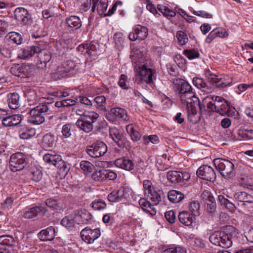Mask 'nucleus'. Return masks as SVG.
<instances>
[{
  "mask_svg": "<svg viewBox=\"0 0 253 253\" xmlns=\"http://www.w3.org/2000/svg\"><path fill=\"white\" fill-rule=\"evenodd\" d=\"M110 135L118 147L120 148L125 147L126 139L123 135L119 132L118 129L115 128L111 129L110 130Z\"/></svg>",
  "mask_w": 253,
  "mask_h": 253,
  "instance_id": "nucleus-20",
  "label": "nucleus"
},
{
  "mask_svg": "<svg viewBox=\"0 0 253 253\" xmlns=\"http://www.w3.org/2000/svg\"><path fill=\"white\" fill-rule=\"evenodd\" d=\"M165 217L168 221L170 223H173L175 220V214L173 211L171 210L165 213Z\"/></svg>",
  "mask_w": 253,
  "mask_h": 253,
  "instance_id": "nucleus-64",
  "label": "nucleus"
},
{
  "mask_svg": "<svg viewBox=\"0 0 253 253\" xmlns=\"http://www.w3.org/2000/svg\"><path fill=\"white\" fill-rule=\"evenodd\" d=\"M100 235V232L98 228L92 230L90 228L86 227L82 230L81 232L82 239L87 244L93 243L94 240L98 238Z\"/></svg>",
  "mask_w": 253,
  "mask_h": 253,
  "instance_id": "nucleus-13",
  "label": "nucleus"
},
{
  "mask_svg": "<svg viewBox=\"0 0 253 253\" xmlns=\"http://www.w3.org/2000/svg\"><path fill=\"white\" fill-rule=\"evenodd\" d=\"M159 10L163 13V14L168 18L174 17L176 15L175 11L170 10L169 7L165 5L160 4L158 6Z\"/></svg>",
  "mask_w": 253,
  "mask_h": 253,
  "instance_id": "nucleus-41",
  "label": "nucleus"
},
{
  "mask_svg": "<svg viewBox=\"0 0 253 253\" xmlns=\"http://www.w3.org/2000/svg\"><path fill=\"white\" fill-rule=\"evenodd\" d=\"M39 105L31 109L29 112L28 122L33 125H40L45 121L46 113L50 111L49 105L51 103L48 98H43Z\"/></svg>",
  "mask_w": 253,
  "mask_h": 253,
  "instance_id": "nucleus-2",
  "label": "nucleus"
},
{
  "mask_svg": "<svg viewBox=\"0 0 253 253\" xmlns=\"http://www.w3.org/2000/svg\"><path fill=\"white\" fill-rule=\"evenodd\" d=\"M193 215L187 211H182L179 213V221L185 226H190L193 222Z\"/></svg>",
  "mask_w": 253,
  "mask_h": 253,
  "instance_id": "nucleus-28",
  "label": "nucleus"
},
{
  "mask_svg": "<svg viewBox=\"0 0 253 253\" xmlns=\"http://www.w3.org/2000/svg\"><path fill=\"white\" fill-rule=\"evenodd\" d=\"M3 240L2 241V246H4L6 245L7 246V248H9L10 249H12V246L15 244V240L14 238L11 236L8 235H3Z\"/></svg>",
  "mask_w": 253,
  "mask_h": 253,
  "instance_id": "nucleus-54",
  "label": "nucleus"
},
{
  "mask_svg": "<svg viewBox=\"0 0 253 253\" xmlns=\"http://www.w3.org/2000/svg\"><path fill=\"white\" fill-rule=\"evenodd\" d=\"M22 120L19 115H7L2 120V124L6 127L15 126L19 124Z\"/></svg>",
  "mask_w": 253,
  "mask_h": 253,
  "instance_id": "nucleus-21",
  "label": "nucleus"
},
{
  "mask_svg": "<svg viewBox=\"0 0 253 253\" xmlns=\"http://www.w3.org/2000/svg\"><path fill=\"white\" fill-rule=\"evenodd\" d=\"M47 209L43 206H35L30 208H27L24 213V217L27 219H31L36 217L40 213H45Z\"/></svg>",
  "mask_w": 253,
  "mask_h": 253,
  "instance_id": "nucleus-17",
  "label": "nucleus"
},
{
  "mask_svg": "<svg viewBox=\"0 0 253 253\" xmlns=\"http://www.w3.org/2000/svg\"><path fill=\"white\" fill-rule=\"evenodd\" d=\"M216 169L225 177H231L234 175V165L230 161L221 158L214 160Z\"/></svg>",
  "mask_w": 253,
  "mask_h": 253,
  "instance_id": "nucleus-7",
  "label": "nucleus"
},
{
  "mask_svg": "<svg viewBox=\"0 0 253 253\" xmlns=\"http://www.w3.org/2000/svg\"><path fill=\"white\" fill-rule=\"evenodd\" d=\"M201 197L205 203L208 202V201L212 202L215 201L212 194L208 190H204L202 193Z\"/></svg>",
  "mask_w": 253,
  "mask_h": 253,
  "instance_id": "nucleus-56",
  "label": "nucleus"
},
{
  "mask_svg": "<svg viewBox=\"0 0 253 253\" xmlns=\"http://www.w3.org/2000/svg\"><path fill=\"white\" fill-rule=\"evenodd\" d=\"M45 204L48 207L54 210H59L62 209L61 204L59 202L55 199H48L45 201Z\"/></svg>",
  "mask_w": 253,
  "mask_h": 253,
  "instance_id": "nucleus-46",
  "label": "nucleus"
},
{
  "mask_svg": "<svg viewBox=\"0 0 253 253\" xmlns=\"http://www.w3.org/2000/svg\"><path fill=\"white\" fill-rule=\"evenodd\" d=\"M210 241L214 245L227 249L232 245V236L224 231H217L211 235Z\"/></svg>",
  "mask_w": 253,
  "mask_h": 253,
  "instance_id": "nucleus-6",
  "label": "nucleus"
},
{
  "mask_svg": "<svg viewBox=\"0 0 253 253\" xmlns=\"http://www.w3.org/2000/svg\"><path fill=\"white\" fill-rule=\"evenodd\" d=\"M173 88L177 93L181 103L186 106L198 103V98L193 91L192 86L186 81L181 79L173 80Z\"/></svg>",
  "mask_w": 253,
  "mask_h": 253,
  "instance_id": "nucleus-1",
  "label": "nucleus"
},
{
  "mask_svg": "<svg viewBox=\"0 0 253 253\" xmlns=\"http://www.w3.org/2000/svg\"><path fill=\"white\" fill-rule=\"evenodd\" d=\"M139 204L144 211H145L151 215L156 214V211L153 206L150 203L144 198H141L139 201Z\"/></svg>",
  "mask_w": 253,
  "mask_h": 253,
  "instance_id": "nucleus-29",
  "label": "nucleus"
},
{
  "mask_svg": "<svg viewBox=\"0 0 253 253\" xmlns=\"http://www.w3.org/2000/svg\"><path fill=\"white\" fill-rule=\"evenodd\" d=\"M29 67L26 65H14L10 69L11 73L14 76L24 78L28 76Z\"/></svg>",
  "mask_w": 253,
  "mask_h": 253,
  "instance_id": "nucleus-23",
  "label": "nucleus"
},
{
  "mask_svg": "<svg viewBox=\"0 0 253 253\" xmlns=\"http://www.w3.org/2000/svg\"><path fill=\"white\" fill-rule=\"evenodd\" d=\"M124 195V190L120 189L117 191H114L110 193L107 197L108 200L111 202H119Z\"/></svg>",
  "mask_w": 253,
  "mask_h": 253,
  "instance_id": "nucleus-36",
  "label": "nucleus"
},
{
  "mask_svg": "<svg viewBox=\"0 0 253 253\" xmlns=\"http://www.w3.org/2000/svg\"><path fill=\"white\" fill-rule=\"evenodd\" d=\"M91 207L94 210H101L106 207V204L103 200L98 199L93 201L91 203Z\"/></svg>",
  "mask_w": 253,
  "mask_h": 253,
  "instance_id": "nucleus-51",
  "label": "nucleus"
},
{
  "mask_svg": "<svg viewBox=\"0 0 253 253\" xmlns=\"http://www.w3.org/2000/svg\"><path fill=\"white\" fill-rule=\"evenodd\" d=\"M111 112L116 118L121 119L126 123H130V117L124 109L120 108H113Z\"/></svg>",
  "mask_w": 253,
  "mask_h": 253,
  "instance_id": "nucleus-27",
  "label": "nucleus"
},
{
  "mask_svg": "<svg viewBox=\"0 0 253 253\" xmlns=\"http://www.w3.org/2000/svg\"><path fill=\"white\" fill-rule=\"evenodd\" d=\"M77 224H86L87 221L91 219V214L85 210H81L76 211L74 214Z\"/></svg>",
  "mask_w": 253,
  "mask_h": 253,
  "instance_id": "nucleus-19",
  "label": "nucleus"
},
{
  "mask_svg": "<svg viewBox=\"0 0 253 253\" xmlns=\"http://www.w3.org/2000/svg\"><path fill=\"white\" fill-rule=\"evenodd\" d=\"M36 134V130L35 129L21 130L19 131V136L21 139H28Z\"/></svg>",
  "mask_w": 253,
  "mask_h": 253,
  "instance_id": "nucleus-43",
  "label": "nucleus"
},
{
  "mask_svg": "<svg viewBox=\"0 0 253 253\" xmlns=\"http://www.w3.org/2000/svg\"><path fill=\"white\" fill-rule=\"evenodd\" d=\"M176 37L181 44H184L187 42L188 39L187 35L183 32L178 31L176 34Z\"/></svg>",
  "mask_w": 253,
  "mask_h": 253,
  "instance_id": "nucleus-60",
  "label": "nucleus"
},
{
  "mask_svg": "<svg viewBox=\"0 0 253 253\" xmlns=\"http://www.w3.org/2000/svg\"><path fill=\"white\" fill-rule=\"evenodd\" d=\"M38 57L41 63L46 64L51 58L50 52L46 49H41L40 48V51L37 52Z\"/></svg>",
  "mask_w": 253,
  "mask_h": 253,
  "instance_id": "nucleus-33",
  "label": "nucleus"
},
{
  "mask_svg": "<svg viewBox=\"0 0 253 253\" xmlns=\"http://www.w3.org/2000/svg\"><path fill=\"white\" fill-rule=\"evenodd\" d=\"M114 164L117 167L127 171H130L134 168V164L132 161L125 157L116 160Z\"/></svg>",
  "mask_w": 253,
  "mask_h": 253,
  "instance_id": "nucleus-18",
  "label": "nucleus"
},
{
  "mask_svg": "<svg viewBox=\"0 0 253 253\" xmlns=\"http://www.w3.org/2000/svg\"><path fill=\"white\" fill-rule=\"evenodd\" d=\"M118 84L123 89H128V82L127 81V77L125 75L122 74L121 75Z\"/></svg>",
  "mask_w": 253,
  "mask_h": 253,
  "instance_id": "nucleus-58",
  "label": "nucleus"
},
{
  "mask_svg": "<svg viewBox=\"0 0 253 253\" xmlns=\"http://www.w3.org/2000/svg\"><path fill=\"white\" fill-rule=\"evenodd\" d=\"M164 253H186V250L184 248L176 247L165 250Z\"/></svg>",
  "mask_w": 253,
  "mask_h": 253,
  "instance_id": "nucleus-59",
  "label": "nucleus"
},
{
  "mask_svg": "<svg viewBox=\"0 0 253 253\" xmlns=\"http://www.w3.org/2000/svg\"><path fill=\"white\" fill-rule=\"evenodd\" d=\"M235 199L243 205L246 203H253V196L246 192L239 191L234 194Z\"/></svg>",
  "mask_w": 253,
  "mask_h": 253,
  "instance_id": "nucleus-24",
  "label": "nucleus"
},
{
  "mask_svg": "<svg viewBox=\"0 0 253 253\" xmlns=\"http://www.w3.org/2000/svg\"><path fill=\"white\" fill-rule=\"evenodd\" d=\"M143 186L145 194L149 197V195H152L154 193L159 190L158 188H156L153 187L152 182L148 180H145L143 181Z\"/></svg>",
  "mask_w": 253,
  "mask_h": 253,
  "instance_id": "nucleus-37",
  "label": "nucleus"
},
{
  "mask_svg": "<svg viewBox=\"0 0 253 253\" xmlns=\"http://www.w3.org/2000/svg\"><path fill=\"white\" fill-rule=\"evenodd\" d=\"M39 51L40 47L38 46L31 45L26 46L22 49V51L19 54L18 57L21 59H25L33 56Z\"/></svg>",
  "mask_w": 253,
  "mask_h": 253,
  "instance_id": "nucleus-22",
  "label": "nucleus"
},
{
  "mask_svg": "<svg viewBox=\"0 0 253 253\" xmlns=\"http://www.w3.org/2000/svg\"><path fill=\"white\" fill-rule=\"evenodd\" d=\"M105 170H100L93 172L91 175L92 178L96 181L103 182L105 181V174H104Z\"/></svg>",
  "mask_w": 253,
  "mask_h": 253,
  "instance_id": "nucleus-49",
  "label": "nucleus"
},
{
  "mask_svg": "<svg viewBox=\"0 0 253 253\" xmlns=\"http://www.w3.org/2000/svg\"><path fill=\"white\" fill-rule=\"evenodd\" d=\"M209 101H211V96H209L205 98L203 100V103L201 104L200 102V100L198 99V103L195 105L194 104H189L190 106H187V110L188 113V114H192L193 115H195L197 113V108L199 107L200 111L201 113L206 112H211L210 109H208L207 108V103Z\"/></svg>",
  "mask_w": 253,
  "mask_h": 253,
  "instance_id": "nucleus-14",
  "label": "nucleus"
},
{
  "mask_svg": "<svg viewBox=\"0 0 253 253\" xmlns=\"http://www.w3.org/2000/svg\"><path fill=\"white\" fill-rule=\"evenodd\" d=\"M96 103L97 107L100 110L105 111L106 109V98L103 95L96 96L94 99Z\"/></svg>",
  "mask_w": 253,
  "mask_h": 253,
  "instance_id": "nucleus-45",
  "label": "nucleus"
},
{
  "mask_svg": "<svg viewBox=\"0 0 253 253\" xmlns=\"http://www.w3.org/2000/svg\"><path fill=\"white\" fill-rule=\"evenodd\" d=\"M200 205L198 201L193 200L189 204V210L193 216H198L200 215Z\"/></svg>",
  "mask_w": 253,
  "mask_h": 253,
  "instance_id": "nucleus-39",
  "label": "nucleus"
},
{
  "mask_svg": "<svg viewBox=\"0 0 253 253\" xmlns=\"http://www.w3.org/2000/svg\"><path fill=\"white\" fill-rule=\"evenodd\" d=\"M42 145L46 149L52 148L54 144L53 137L48 134H45L42 138Z\"/></svg>",
  "mask_w": 253,
  "mask_h": 253,
  "instance_id": "nucleus-42",
  "label": "nucleus"
},
{
  "mask_svg": "<svg viewBox=\"0 0 253 253\" xmlns=\"http://www.w3.org/2000/svg\"><path fill=\"white\" fill-rule=\"evenodd\" d=\"M138 68L139 72L135 77V82L138 84L143 82L147 84L152 83V77L154 76V71L152 69L147 68L145 65H143Z\"/></svg>",
  "mask_w": 253,
  "mask_h": 253,
  "instance_id": "nucleus-10",
  "label": "nucleus"
},
{
  "mask_svg": "<svg viewBox=\"0 0 253 253\" xmlns=\"http://www.w3.org/2000/svg\"><path fill=\"white\" fill-rule=\"evenodd\" d=\"M169 200L172 203H178L183 199L184 196L180 192L176 190H171L168 193Z\"/></svg>",
  "mask_w": 253,
  "mask_h": 253,
  "instance_id": "nucleus-32",
  "label": "nucleus"
},
{
  "mask_svg": "<svg viewBox=\"0 0 253 253\" xmlns=\"http://www.w3.org/2000/svg\"><path fill=\"white\" fill-rule=\"evenodd\" d=\"M43 160L45 163L57 167L59 169V174L63 176H66L70 170V165L62 160L60 155L46 154L43 156Z\"/></svg>",
  "mask_w": 253,
  "mask_h": 253,
  "instance_id": "nucleus-5",
  "label": "nucleus"
},
{
  "mask_svg": "<svg viewBox=\"0 0 253 253\" xmlns=\"http://www.w3.org/2000/svg\"><path fill=\"white\" fill-rule=\"evenodd\" d=\"M76 64L73 61H67L58 66L53 74L54 77L60 79L74 74Z\"/></svg>",
  "mask_w": 253,
  "mask_h": 253,
  "instance_id": "nucleus-9",
  "label": "nucleus"
},
{
  "mask_svg": "<svg viewBox=\"0 0 253 253\" xmlns=\"http://www.w3.org/2000/svg\"><path fill=\"white\" fill-rule=\"evenodd\" d=\"M162 194L163 192L161 190H159L157 191L155 194L154 193L152 195H149V197H148L151 199L154 205H157L161 201V195Z\"/></svg>",
  "mask_w": 253,
  "mask_h": 253,
  "instance_id": "nucleus-50",
  "label": "nucleus"
},
{
  "mask_svg": "<svg viewBox=\"0 0 253 253\" xmlns=\"http://www.w3.org/2000/svg\"><path fill=\"white\" fill-rule=\"evenodd\" d=\"M148 36V29L146 27L141 26L134 28L133 31L128 35L129 39L131 41L136 40H144Z\"/></svg>",
  "mask_w": 253,
  "mask_h": 253,
  "instance_id": "nucleus-16",
  "label": "nucleus"
},
{
  "mask_svg": "<svg viewBox=\"0 0 253 253\" xmlns=\"http://www.w3.org/2000/svg\"><path fill=\"white\" fill-rule=\"evenodd\" d=\"M227 198H228V196L226 194L219 195L218 196V199L219 203L221 205H224L231 211H233L236 209L235 206L233 203L230 202Z\"/></svg>",
  "mask_w": 253,
  "mask_h": 253,
  "instance_id": "nucleus-30",
  "label": "nucleus"
},
{
  "mask_svg": "<svg viewBox=\"0 0 253 253\" xmlns=\"http://www.w3.org/2000/svg\"><path fill=\"white\" fill-rule=\"evenodd\" d=\"M167 178L171 182H180V171H169L167 173Z\"/></svg>",
  "mask_w": 253,
  "mask_h": 253,
  "instance_id": "nucleus-44",
  "label": "nucleus"
},
{
  "mask_svg": "<svg viewBox=\"0 0 253 253\" xmlns=\"http://www.w3.org/2000/svg\"><path fill=\"white\" fill-rule=\"evenodd\" d=\"M75 223H77V222L74 214H70L65 216L61 221V224L63 226L67 227H73Z\"/></svg>",
  "mask_w": 253,
  "mask_h": 253,
  "instance_id": "nucleus-38",
  "label": "nucleus"
},
{
  "mask_svg": "<svg viewBox=\"0 0 253 253\" xmlns=\"http://www.w3.org/2000/svg\"><path fill=\"white\" fill-rule=\"evenodd\" d=\"M19 94L16 92L10 93L7 95V103L11 109H17L19 107Z\"/></svg>",
  "mask_w": 253,
  "mask_h": 253,
  "instance_id": "nucleus-26",
  "label": "nucleus"
},
{
  "mask_svg": "<svg viewBox=\"0 0 253 253\" xmlns=\"http://www.w3.org/2000/svg\"><path fill=\"white\" fill-rule=\"evenodd\" d=\"M56 235L55 228L50 226L45 230H42L39 234V236L43 241H51Z\"/></svg>",
  "mask_w": 253,
  "mask_h": 253,
  "instance_id": "nucleus-25",
  "label": "nucleus"
},
{
  "mask_svg": "<svg viewBox=\"0 0 253 253\" xmlns=\"http://www.w3.org/2000/svg\"><path fill=\"white\" fill-rule=\"evenodd\" d=\"M68 26L73 30H77L82 26V22L78 16H71L66 19Z\"/></svg>",
  "mask_w": 253,
  "mask_h": 253,
  "instance_id": "nucleus-31",
  "label": "nucleus"
},
{
  "mask_svg": "<svg viewBox=\"0 0 253 253\" xmlns=\"http://www.w3.org/2000/svg\"><path fill=\"white\" fill-rule=\"evenodd\" d=\"M99 117V115L93 112H87L77 121L76 124L77 126L85 132H90L94 126V123Z\"/></svg>",
  "mask_w": 253,
  "mask_h": 253,
  "instance_id": "nucleus-4",
  "label": "nucleus"
},
{
  "mask_svg": "<svg viewBox=\"0 0 253 253\" xmlns=\"http://www.w3.org/2000/svg\"><path fill=\"white\" fill-rule=\"evenodd\" d=\"M28 164L26 156L22 153L17 152L12 154L9 160V169L12 172L23 169Z\"/></svg>",
  "mask_w": 253,
  "mask_h": 253,
  "instance_id": "nucleus-8",
  "label": "nucleus"
},
{
  "mask_svg": "<svg viewBox=\"0 0 253 253\" xmlns=\"http://www.w3.org/2000/svg\"><path fill=\"white\" fill-rule=\"evenodd\" d=\"M141 210L139 208H135L133 210V213L132 214V218L133 221L141 222L140 221L141 217Z\"/></svg>",
  "mask_w": 253,
  "mask_h": 253,
  "instance_id": "nucleus-62",
  "label": "nucleus"
},
{
  "mask_svg": "<svg viewBox=\"0 0 253 253\" xmlns=\"http://www.w3.org/2000/svg\"><path fill=\"white\" fill-rule=\"evenodd\" d=\"M183 54L190 60L197 58L200 55L199 52L194 49L185 50Z\"/></svg>",
  "mask_w": 253,
  "mask_h": 253,
  "instance_id": "nucleus-52",
  "label": "nucleus"
},
{
  "mask_svg": "<svg viewBox=\"0 0 253 253\" xmlns=\"http://www.w3.org/2000/svg\"><path fill=\"white\" fill-rule=\"evenodd\" d=\"M85 151L89 156L96 158L104 155L107 151V146L103 142H97L87 146Z\"/></svg>",
  "mask_w": 253,
  "mask_h": 253,
  "instance_id": "nucleus-11",
  "label": "nucleus"
},
{
  "mask_svg": "<svg viewBox=\"0 0 253 253\" xmlns=\"http://www.w3.org/2000/svg\"><path fill=\"white\" fill-rule=\"evenodd\" d=\"M81 169L84 173H90L94 169V166L87 161H82L80 164Z\"/></svg>",
  "mask_w": 253,
  "mask_h": 253,
  "instance_id": "nucleus-47",
  "label": "nucleus"
},
{
  "mask_svg": "<svg viewBox=\"0 0 253 253\" xmlns=\"http://www.w3.org/2000/svg\"><path fill=\"white\" fill-rule=\"evenodd\" d=\"M74 128V125L71 123H67L63 125L62 127L61 132L63 136L65 138H69L72 135L73 128Z\"/></svg>",
  "mask_w": 253,
  "mask_h": 253,
  "instance_id": "nucleus-40",
  "label": "nucleus"
},
{
  "mask_svg": "<svg viewBox=\"0 0 253 253\" xmlns=\"http://www.w3.org/2000/svg\"><path fill=\"white\" fill-rule=\"evenodd\" d=\"M108 5L107 0H100V2L97 3V10L100 14H104L107 10Z\"/></svg>",
  "mask_w": 253,
  "mask_h": 253,
  "instance_id": "nucleus-55",
  "label": "nucleus"
},
{
  "mask_svg": "<svg viewBox=\"0 0 253 253\" xmlns=\"http://www.w3.org/2000/svg\"><path fill=\"white\" fill-rule=\"evenodd\" d=\"M207 211L211 215H213L216 211V203L215 201L205 203Z\"/></svg>",
  "mask_w": 253,
  "mask_h": 253,
  "instance_id": "nucleus-57",
  "label": "nucleus"
},
{
  "mask_svg": "<svg viewBox=\"0 0 253 253\" xmlns=\"http://www.w3.org/2000/svg\"><path fill=\"white\" fill-rule=\"evenodd\" d=\"M32 179L36 182L39 181L42 178V172L39 169H36L31 171Z\"/></svg>",
  "mask_w": 253,
  "mask_h": 253,
  "instance_id": "nucleus-63",
  "label": "nucleus"
},
{
  "mask_svg": "<svg viewBox=\"0 0 253 253\" xmlns=\"http://www.w3.org/2000/svg\"><path fill=\"white\" fill-rule=\"evenodd\" d=\"M211 101L207 103V108L211 112L222 116H230V104L224 98L218 96H211Z\"/></svg>",
  "mask_w": 253,
  "mask_h": 253,
  "instance_id": "nucleus-3",
  "label": "nucleus"
},
{
  "mask_svg": "<svg viewBox=\"0 0 253 253\" xmlns=\"http://www.w3.org/2000/svg\"><path fill=\"white\" fill-rule=\"evenodd\" d=\"M114 40L116 43V46L119 47L122 45L124 40L123 33L121 32L116 33L114 35Z\"/></svg>",
  "mask_w": 253,
  "mask_h": 253,
  "instance_id": "nucleus-61",
  "label": "nucleus"
},
{
  "mask_svg": "<svg viewBox=\"0 0 253 253\" xmlns=\"http://www.w3.org/2000/svg\"><path fill=\"white\" fill-rule=\"evenodd\" d=\"M143 140L145 145H148L150 142L153 144H157L159 142V138L156 135H144Z\"/></svg>",
  "mask_w": 253,
  "mask_h": 253,
  "instance_id": "nucleus-53",
  "label": "nucleus"
},
{
  "mask_svg": "<svg viewBox=\"0 0 253 253\" xmlns=\"http://www.w3.org/2000/svg\"><path fill=\"white\" fill-rule=\"evenodd\" d=\"M15 19L22 25H30L32 23V19L28 11L23 7L17 8L14 11Z\"/></svg>",
  "mask_w": 253,
  "mask_h": 253,
  "instance_id": "nucleus-15",
  "label": "nucleus"
},
{
  "mask_svg": "<svg viewBox=\"0 0 253 253\" xmlns=\"http://www.w3.org/2000/svg\"><path fill=\"white\" fill-rule=\"evenodd\" d=\"M126 130L133 141H137L140 139L141 136V134L132 126V125H127L126 126Z\"/></svg>",
  "mask_w": 253,
  "mask_h": 253,
  "instance_id": "nucleus-34",
  "label": "nucleus"
},
{
  "mask_svg": "<svg viewBox=\"0 0 253 253\" xmlns=\"http://www.w3.org/2000/svg\"><path fill=\"white\" fill-rule=\"evenodd\" d=\"M197 175L199 178L207 181L213 182L216 179L213 169L208 165L201 166L197 170Z\"/></svg>",
  "mask_w": 253,
  "mask_h": 253,
  "instance_id": "nucleus-12",
  "label": "nucleus"
},
{
  "mask_svg": "<svg viewBox=\"0 0 253 253\" xmlns=\"http://www.w3.org/2000/svg\"><path fill=\"white\" fill-rule=\"evenodd\" d=\"M193 83L196 87L201 89L202 91L207 93L210 92V88L203 79L199 78H194Z\"/></svg>",
  "mask_w": 253,
  "mask_h": 253,
  "instance_id": "nucleus-35",
  "label": "nucleus"
},
{
  "mask_svg": "<svg viewBox=\"0 0 253 253\" xmlns=\"http://www.w3.org/2000/svg\"><path fill=\"white\" fill-rule=\"evenodd\" d=\"M8 38L17 44L22 43V38L21 35L16 32H10L7 36Z\"/></svg>",
  "mask_w": 253,
  "mask_h": 253,
  "instance_id": "nucleus-48",
  "label": "nucleus"
}]
</instances>
